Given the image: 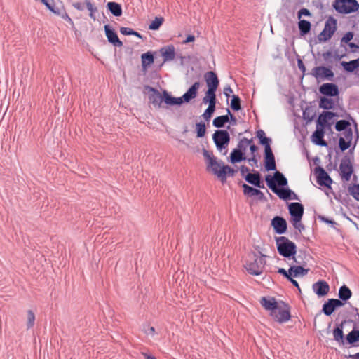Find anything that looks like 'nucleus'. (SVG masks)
I'll return each instance as SVG.
<instances>
[{
	"label": "nucleus",
	"mask_w": 359,
	"mask_h": 359,
	"mask_svg": "<svg viewBox=\"0 0 359 359\" xmlns=\"http://www.w3.org/2000/svg\"><path fill=\"white\" fill-rule=\"evenodd\" d=\"M265 257L264 255L259 256L255 252L249 253L244 265L248 272L253 276L262 274L266 264Z\"/></svg>",
	"instance_id": "nucleus-1"
},
{
	"label": "nucleus",
	"mask_w": 359,
	"mask_h": 359,
	"mask_svg": "<svg viewBox=\"0 0 359 359\" xmlns=\"http://www.w3.org/2000/svg\"><path fill=\"white\" fill-rule=\"evenodd\" d=\"M203 155L207 163V168L211 169L214 175H217L222 182H225V172L222 161H217L212 152L203 149Z\"/></svg>",
	"instance_id": "nucleus-2"
},
{
	"label": "nucleus",
	"mask_w": 359,
	"mask_h": 359,
	"mask_svg": "<svg viewBox=\"0 0 359 359\" xmlns=\"http://www.w3.org/2000/svg\"><path fill=\"white\" fill-rule=\"evenodd\" d=\"M278 252L285 258H294L297 253L296 244L287 237L280 236L276 238Z\"/></svg>",
	"instance_id": "nucleus-3"
},
{
	"label": "nucleus",
	"mask_w": 359,
	"mask_h": 359,
	"mask_svg": "<svg viewBox=\"0 0 359 359\" xmlns=\"http://www.w3.org/2000/svg\"><path fill=\"white\" fill-rule=\"evenodd\" d=\"M333 8L339 13L348 14L357 11L359 4L356 0H335Z\"/></svg>",
	"instance_id": "nucleus-4"
},
{
	"label": "nucleus",
	"mask_w": 359,
	"mask_h": 359,
	"mask_svg": "<svg viewBox=\"0 0 359 359\" xmlns=\"http://www.w3.org/2000/svg\"><path fill=\"white\" fill-rule=\"evenodd\" d=\"M280 304L282 305L279 304L273 313H270V315L276 322L283 323L288 321L291 318L290 307L283 302H281Z\"/></svg>",
	"instance_id": "nucleus-5"
},
{
	"label": "nucleus",
	"mask_w": 359,
	"mask_h": 359,
	"mask_svg": "<svg viewBox=\"0 0 359 359\" xmlns=\"http://www.w3.org/2000/svg\"><path fill=\"white\" fill-rule=\"evenodd\" d=\"M212 139L217 149L220 151L226 149L230 142L229 134L224 130H216L212 135Z\"/></svg>",
	"instance_id": "nucleus-6"
},
{
	"label": "nucleus",
	"mask_w": 359,
	"mask_h": 359,
	"mask_svg": "<svg viewBox=\"0 0 359 359\" xmlns=\"http://www.w3.org/2000/svg\"><path fill=\"white\" fill-rule=\"evenodd\" d=\"M314 173L316 175L317 183L320 186L326 187L332 189V180L327 172L320 166L315 168Z\"/></svg>",
	"instance_id": "nucleus-7"
},
{
	"label": "nucleus",
	"mask_w": 359,
	"mask_h": 359,
	"mask_svg": "<svg viewBox=\"0 0 359 359\" xmlns=\"http://www.w3.org/2000/svg\"><path fill=\"white\" fill-rule=\"evenodd\" d=\"M311 74L316 79H327L328 81H332L334 76L331 69L324 66L314 67Z\"/></svg>",
	"instance_id": "nucleus-8"
},
{
	"label": "nucleus",
	"mask_w": 359,
	"mask_h": 359,
	"mask_svg": "<svg viewBox=\"0 0 359 359\" xmlns=\"http://www.w3.org/2000/svg\"><path fill=\"white\" fill-rule=\"evenodd\" d=\"M288 210L292 222H301L304 210L302 203L298 202L291 203L288 205Z\"/></svg>",
	"instance_id": "nucleus-9"
},
{
	"label": "nucleus",
	"mask_w": 359,
	"mask_h": 359,
	"mask_svg": "<svg viewBox=\"0 0 359 359\" xmlns=\"http://www.w3.org/2000/svg\"><path fill=\"white\" fill-rule=\"evenodd\" d=\"M344 305V303L342 301L337 299H329L327 302H325L322 308V312L325 316H331L332 313L337 308L341 307Z\"/></svg>",
	"instance_id": "nucleus-10"
},
{
	"label": "nucleus",
	"mask_w": 359,
	"mask_h": 359,
	"mask_svg": "<svg viewBox=\"0 0 359 359\" xmlns=\"http://www.w3.org/2000/svg\"><path fill=\"white\" fill-rule=\"evenodd\" d=\"M319 92L325 96L335 97L339 94L338 86L332 83H325L319 88Z\"/></svg>",
	"instance_id": "nucleus-11"
},
{
	"label": "nucleus",
	"mask_w": 359,
	"mask_h": 359,
	"mask_svg": "<svg viewBox=\"0 0 359 359\" xmlns=\"http://www.w3.org/2000/svg\"><path fill=\"white\" fill-rule=\"evenodd\" d=\"M337 114L334 112L332 111H323L322 112L317 121H316V128H321L325 130L326 127H330L331 124L328 123V120L332 119L333 117L336 116Z\"/></svg>",
	"instance_id": "nucleus-12"
},
{
	"label": "nucleus",
	"mask_w": 359,
	"mask_h": 359,
	"mask_svg": "<svg viewBox=\"0 0 359 359\" xmlns=\"http://www.w3.org/2000/svg\"><path fill=\"white\" fill-rule=\"evenodd\" d=\"M264 163L266 171L276 170V160L272 149L264 151Z\"/></svg>",
	"instance_id": "nucleus-13"
},
{
	"label": "nucleus",
	"mask_w": 359,
	"mask_h": 359,
	"mask_svg": "<svg viewBox=\"0 0 359 359\" xmlns=\"http://www.w3.org/2000/svg\"><path fill=\"white\" fill-rule=\"evenodd\" d=\"M271 226L278 234H283L287 231V222L283 217L280 216H276L272 219Z\"/></svg>",
	"instance_id": "nucleus-14"
},
{
	"label": "nucleus",
	"mask_w": 359,
	"mask_h": 359,
	"mask_svg": "<svg viewBox=\"0 0 359 359\" xmlns=\"http://www.w3.org/2000/svg\"><path fill=\"white\" fill-rule=\"evenodd\" d=\"M243 194L247 197H254L257 196V200L259 201H265L266 198L263 192H262L259 189H255L252 187H250L246 184H242Z\"/></svg>",
	"instance_id": "nucleus-15"
},
{
	"label": "nucleus",
	"mask_w": 359,
	"mask_h": 359,
	"mask_svg": "<svg viewBox=\"0 0 359 359\" xmlns=\"http://www.w3.org/2000/svg\"><path fill=\"white\" fill-rule=\"evenodd\" d=\"M245 180L248 183L260 189L264 188V184L263 180H262L261 174L257 171H255L254 173L246 174V175L245 176Z\"/></svg>",
	"instance_id": "nucleus-16"
},
{
	"label": "nucleus",
	"mask_w": 359,
	"mask_h": 359,
	"mask_svg": "<svg viewBox=\"0 0 359 359\" xmlns=\"http://www.w3.org/2000/svg\"><path fill=\"white\" fill-rule=\"evenodd\" d=\"M104 31L108 41L115 47H121L123 42L120 41L116 32L109 25H104Z\"/></svg>",
	"instance_id": "nucleus-17"
},
{
	"label": "nucleus",
	"mask_w": 359,
	"mask_h": 359,
	"mask_svg": "<svg viewBox=\"0 0 359 359\" xmlns=\"http://www.w3.org/2000/svg\"><path fill=\"white\" fill-rule=\"evenodd\" d=\"M145 88L152 93L149 95V102L155 107H160L163 100V95L162 96L158 90L153 87L145 86Z\"/></svg>",
	"instance_id": "nucleus-18"
},
{
	"label": "nucleus",
	"mask_w": 359,
	"mask_h": 359,
	"mask_svg": "<svg viewBox=\"0 0 359 359\" xmlns=\"http://www.w3.org/2000/svg\"><path fill=\"white\" fill-rule=\"evenodd\" d=\"M204 79L208 89L217 90L219 83L217 74L209 71L204 74Z\"/></svg>",
	"instance_id": "nucleus-19"
},
{
	"label": "nucleus",
	"mask_w": 359,
	"mask_h": 359,
	"mask_svg": "<svg viewBox=\"0 0 359 359\" xmlns=\"http://www.w3.org/2000/svg\"><path fill=\"white\" fill-rule=\"evenodd\" d=\"M312 288L318 297L325 296L330 290V286L325 280L317 281L313 284Z\"/></svg>",
	"instance_id": "nucleus-20"
},
{
	"label": "nucleus",
	"mask_w": 359,
	"mask_h": 359,
	"mask_svg": "<svg viewBox=\"0 0 359 359\" xmlns=\"http://www.w3.org/2000/svg\"><path fill=\"white\" fill-rule=\"evenodd\" d=\"M339 168L341 171V177L344 179L346 181H348L351 179V177L353 172V166L351 164L350 161L348 160L342 161L340 164Z\"/></svg>",
	"instance_id": "nucleus-21"
},
{
	"label": "nucleus",
	"mask_w": 359,
	"mask_h": 359,
	"mask_svg": "<svg viewBox=\"0 0 359 359\" xmlns=\"http://www.w3.org/2000/svg\"><path fill=\"white\" fill-rule=\"evenodd\" d=\"M260 304L271 313H273L279 305L276 299L271 297H263L260 300Z\"/></svg>",
	"instance_id": "nucleus-22"
},
{
	"label": "nucleus",
	"mask_w": 359,
	"mask_h": 359,
	"mask_svg": "<svg viewBox=\"0 0 359 359\" xmlns=\"http://www.w3.org/2000/svg\"><path fill=\"white\" fill-rule=\"evenodd\" d=\"M345 323L346 320H343L341 323L337 324L332 332L334 340L341 345L344 344V334L343 328Z\"/></svg>",
	"instance_id": "nucleus-23"
},
{
	"label": "nucleus",
	"mask_w": 359,
	"mask_h": 359,
	"mask_svg": "<svg viewBox=\"0 0 359 359\" xmlns=\"http://www.w3.org/2000/svg\"><path fill=\"white\" fill-rule=\"evenodd\" d=\"M325 130L316 128L311 135L312 142L316 145L327 146V142L323 139Z\"/></svg>",
	"instance_id": "nucleus-24"
},
{
	"label": "nucleus",
	"mask_w": 359,
	"mask_h": 359,
	"mask_svg": "<svg viewBox=\"0 0 359 359\" xmlns=\"http://www.w3.org/2000/svg\"><path fill=\"white\" fill-rule=\"evenodd\" d=\"M283 200H299L298 196L291 189L286 188L277 190L276 193Z\"/></svg>",
	"instance_id": "nucleus-25"
},
{
	"label": "nucleus",
	"mask_w": 359,
	"mask_h": 359,
	"mask_svg": "<svg viewBox=\"0 0 359 359\" xmlns=\"http://www.w3.org/2000/svg\"><path fill=\"white\" fill-rule=\"evenodd\" d=\"M200 87V82H195L188 90L183 95V99L185 102H189L192 99H194L198 93V90Z\"/></svg>",
	"instance_id": "nucleus-26"
},
{
	"label": "nucleus",
	"mask_w": 359,
	"mask_h": 359,
	"mask_svg": "<svg viewBox=\"0 0 359 359\" xmlns=\"http://www.w3.org/2000/svg\"><path fill=\"white\" fill-rule=\"evenodd\" d=\"M161 53L163 58V62L173 60L175 57V47L172 45L163 47L161 49Z\"/></svg>",
	"instance_id": "nucleus-27"
},
{
	"label": "nucleus",
	"mask_w": 359,
	"mask_h": 359,
	"mask_svg": "<svg viewBox=\"0 0 359 359\" xmlns=\"http://www.w3.org/2000/svg\"><path fill=\"white\" fill-rule=\"evenodd\" d=\"M323 30L327 32L329 37H332L337 30V20L330 16L326 20Z\"/></svg>",
	"instance_id": "nucleus-28"
},
{
	"label": "nucleus",
	"mask_w": 359,
	"mask_h": 359,
	"mask_svg": "<svg viewBox=\"0 0 359 359\" xmlns=\"http://www.w3.org/2000/svg\"><path fill=\"white\" fill-rule=\"evenodd\" d=\"M163 101L169 105H180L185 102L183 96L181 97H174L171 96L166 90L163 91Z\"/></svg>",
	"instance_id": "nucleus-29"
},
{
	"label": "nucleus",
	"mask_w": 359,
	"mask_h": 359,
	"mask_svg": "<svg viewBox=\"0 0 359 359\" xmlns=\"http://www.w3.org/2000/svg\"><path fill=\"white\" fill-rule=\"evenodd\" d=\"M338 295L339 300L344 303L351 297L352 292L348 287L346 285H343L339 287Z\"/></svg>",
	"instance_id": "nucleus-30"
},
{
	"label": "nucleus",
	"mask_w": 359,
	"mask_h": 359,
	"mask_svg": "<svg viewBox=\"0 0 359 359\" xmlns=\"http://www.w3.org/2000/svg\"><path fill=\"white\" fill-rule=\"evenodd\" d=\"M107 8L109 11L114 16L119 17L122 15V8L121 4L114 2L109 1L107 4Z\"/></svg>",
	"instance_id": "nucleus-31"
},
{
	"label": "nucleus",
	"mask_w": 359,
	"mask_h": 359,
	"mask_svg": "<svg viewBox=\"0 0 359 359\" xmlns=\"http://www.w3.org/2000/svg\"><path fill=\"white\" fill-rule=\"evenodd\" d=\"M341 65L345 71L353 72L359 67V58L351 60L349 62L342 61Z\"/></svg>",
	"instance_id": "nucleus-32"
},
{
	"label": "nucleus",
	"mask_w": 359,
	"mask_h": 359,
	"mask_svg": "<svg viewBox=\"0 0 359 359\" xmlns=\"http://www.w3.org/2000/svg\"><path fill=\"white\" fill-rule=\"evenodd\" d=\"M298 28L299 29L300 35L305 36L309 33L311 28V24L308 20H299Z\"/></svg>",
	"instance_id": "nucleus-33"
},
{
	"label": "nucleus",
	"mask_w": 359,
	"mask_h": 359,
	"mask_svg": "<svg viewBox=\"0 0 359 359\" xmlns=\"http://www.w3.org/2000/svg\"><path fill=\"white\" fill-rule=\"evenodd\" d=\"M142 66L144 70H147V67L150 66L154 60L153 54L151 52L143 53L141 55Z\"/></svg>",
	"instance_id": "nucleus-34"
},
{
	"label": "nucleus",
	"mask_w": 359,
	"mask_h": 359,
	"mask_svg": "<svg viewBox=\"0 0 359 359\" xmlns=\"http://www.w3.org/2000/svg\"><path fill=\"white\" fill-rule=\"evenodd\" d=\"M217 90L208 89L205 93V97L203 98V102L208 104H216L217 99L215 92Z\"/></svg>",
	"instance_id": "nucleus-35"
},
{
	"label": "nucleus",
	"mask_w": 359,
	"mask_h": 359,
	"mask_svg": "<svg viewBox=\"0 0 359 359\" xmlns=\"http://www.w3.org/2000/svg\"><path fill=\"white\" fill-rule=\"evenodd\" d=\"M292 277L304 276L308 273L309 269H304L302 266H292L289 269Z\"/></svg>",
	"instance_id": "nucleus-36"
},
{
	"label": "nucleus",
	"mask_w": 359,
	"mask_h": 359,
	"mask_svg": "<svg viewBox=\"0 0 359 359\" xmlns=\"http://www.w3.org/2000/svg\"><path fill=\"white\" fill-rule=\"evenodd\" d=\"M245 159V155L236 149H234L230 154V161L231 163H239Z\"/></svg>",
	"instance_id": "nucleus-37"
},
{
	"label": "nucleus",
	"mask_w": 359,
	"mask_h": 359,
	"mask_svg": "<svg viewBox=\"0 0 359 359\" xmlns=\"http://www.w3.org/2000/svg\"><path fill=\"white\" fill-rule=\"evenodd\" d=\"M319 107L323 109H332L334 107V102L332 98L322 97L320 99Z\"/></svg>",
	"instance_id": "nucleus-38"
},
{
	"label": "nucleus",
	"mask_w": 359,
	"mask_h": 359,
	"mask_svg": "<svg viewBox=\"0 0 359 359\" xmlns=\"http://www.w3.org/2000/svg\"><path fill=\"white\" fill-rule=\"evenodd\" d=\"M346 341L351 345L359 341V330L355 327L346 335Z\"/></svg>",
	"instance_id": "nucleus-39"
},
{
	"label": "nucleus",
	"mask_w": 359,
	"mask_h": 359,
	"mask_svg": "<svg viewBox=\"0 0 359 359\" xmlns=\"http://www.w3.org/2000/svg\"><path fill=\"white\" fill-rule=\"evenodd\" d=\"M229 121V115H223V116H219L214 118L212 121V125L215 128H222L224 126V125Z\"/></svg>",
	"instance_id": "nucleus-40"
},
{
	"label": "nucleus",
	"mask_w": 359,
	"mask_h": 359,
	"mask_svg": "<svg viewBox=\"0 0 359 359\" xmlns=\"http://www.w3.org/2000/svg\"><path fill=\"white\" fill-rule=\"evenodd\" d=\"M276 184L284 187L287 185V180L283 173L279 171L275 172Z\"/></svg>",
	"instance_id": "nucleus-41"
},
{
	"label": "nucleus",
	"mask_w": 359,
	"mask_h": 359,
	"mask_svg": "<svg viewBox=\"0 0 359 359\" xmlns=\"http://www.w3.org/2000/svg\"><path fill=\"white\" fill-rule=\"evenodd\" d=\"M163 22L164 18L163 17H156L149 25V29L151 30H158L163 25Z\"/></svg>",
	"instance_id": "nucleus-42"
},
{
	"label": "nucleus",
	"mask_w": 359,
	"mask_h": 359,
	"mask_svg": "<svg viewBox=\"0 0 359 359\" xmlns=\"http://www.w3.org/2000/svg\"><path fill=\"white\" fill-rule=\"evenodd\" d=\"M351 123L346 120H339L335 124V129L337 131L341 132L350 128Z\"/></svg>",
	"instance_id": "nucleus-43"
},
{
	"label": "nucleus",
	"mask_w": 359,
	"mask_h": 359,
	"mask_svg": "<svg viewBox=\"0 0 359 359\" xmlns=\"http://www.w3.org/2000/svg\"><path fill=\"white\" fill-rule=\"evenodd\" d=\"M265 181L267 186L272 190L273 193H276L278 189L276 186V178L275 176L272 177L270 175H267L265 177Z\"/></svg>",
	"instance_id": "nucleus-44"
},
{
	"label": "nucleus",
	"mask_w": 359,
	"mask_h": 359,
	"mask_svg": "<svg viewBox=\"0 0 359 359\" xmlns=\"http://www.w3.org/2000/svg\"><path fill=\"white\" fill-rule=\"evenodd\" d=\"M231 108L233 111H238L241 109V99L238 95H232L231 101Z\"/></svg>",
	"instance_id": "nucleus-45"
},
{
	"label": "nucleus",
	"mask_w": 359,
	"mask_h": 359,
	"mask_svg": "<svg viewBox=\"0 0 359 359\" xmlns=\"http://www.w3.org/2000/svg\"><path fill=\"white\" fill-rule=\"evenodd\" d=\"M196 136L197 137H203L205 136L206 132L205 124L200 122L196 124Z\"/></svg>",
	"instance_id": "nucleus-46"
},
{
	"label": "nucleus",
	"mask_w": 359,
	"mask_h": 359,
	"mask_svg": "<svg viewBox=\"0 0 359 359\" xmlns=\"http://www.w3.org/2000/svg\"><path fill=\"white\" fill-rule=\"evenodd\" d=\"M348 191L355 200L359 201V184L349 186Z\"/></svg>",
	"instance_id": "nucleus-47"
},
{
	"label": "nucleus",
	"mask_w": 359,
	"mask_h": 359,
	"mask_svg": "<svg viewBox=\"0 0 359 359\" xmlns=\"http://www.w3.org/2000/svg\"><path fill=\"white\" fill-rule=\"evenodd\" d=\"M215 105L216 104H208V108L204 111L203 116L206 121H208L211 118L212 114L215 112Z\"/></svg>",
	"instance_id": "nucleus-48"
},
{
	"label": "nucleus",
	"mask_w": 359,
	"mask_h": 359,
	"mask_svg": "<svg viewBox=\"0 0 359 359\" xmlns=\"http://www.w3.org/2000/svg\"><path fill=\"white\" fill-rule=\"evenodd\" d=\"M48 9L60 18L66 11L64 6H55L53 4Z\"/></svg>",
	"instance_id": "nucleus-49"
},
{
	"label": "nucleus",
	"mask_w": 359,
	"mask_h": 359,
	"mask_svg": "<svg viewBox=\"0 0 359 359\" xmlns=\"http://www.w3.org/2000/svg\"><path fill=\"white\" fill-rule=\"evenodd\" d=\"M35 322V315L32 310L27 311V329L32 327Z\"/></svg>",
	"instance_id": "nucleus-50"
},
{
	"label": "nucleus",
	"mask_w": 359,
	"mask_h": 359,
	"mask_svg": "<svg viewBox=\"0 0 359 359\" xmlns=\"http://www.w3.org/2000/svg\"><path fill=\"white\" fill-rule=\"evenodd\" d=\"M304 118L308 121H311L316 116L312 109L306 108L303 112Z\"/></svg>",
	"instance_id": "nucleus-51"
},
{
	"label": "nucleus",
	"mask_w": 359,
	"mask_h": 359,
	"mask_svg": "<svg viewBox=\"0 0 359 359\" xmlns=\"http://www.w3.org/2000/svg\"><path fill=\"white\" fill-rule=\"evenodd\" d=\"M351 142L345 140L344 137H341L339 139V147L342 151H346L351 147Z\"/></svg>",
	"instance_id": "nucleus-52"
},
{
	"label": "nucleus",
	"mask_w": 359,
	"mask_h": 359,
	"mask_svg": "<svg viewBox=\"0 0 359 359\" xmlns=\"http://www.w3.org/2000/svg\"><path fill=\"white\" fill-rule=\"evenodd\" d=\"M354 34L352 32H348L341 39V46H344V43H348L353 39Z\"/></svg>",
	"instance_id": "nucleus-53"
},
{
	"label": "nucleus",
	"mask_w": 359,
	"mask_h": 359,
	"mask_svg": "<svg viewBox=\"0 0 359 359\" xmlns=\"http://www.w3.org/2000/svg\"><path fill=\"white\" fill-rule=\"evenodd\" d=\"M247 148L248 145L246 144V142L245 140H243V138H242L239 140L237 147L236 149L245 155Z\"/></svg>",
	"instance_id": "nucleus-54"
},
{
	"label": "nucleus",
	"mask_w": 359,
	"mask_h": 359,
	"mask_svg": "<svg viewBox=\"0 0 359 359\" xmlns=\"http://www.w3.org/2000/svg\"><path fill=\"white\" fill-rule=\"evenodd\" d=\"M271 139L270 137H264V138H261V140H259V144L264 146V151L271 149Z\"/></svg>",
	"instance_id": "nucleus-55"
},
{
	"label": "nucleus",
	"mask_w": 359,
	"mask_h": 359,
	"mask_svg": "<svg viewBox=\"0 0 359 359\" xmlns=\"http://www.w3.org/2000/svg\"><path fill=\"white\" fill-rule=\"evenodd\" d=\"M343 135L344 136V140H346L349 141V142H351L353 139V130L351 128H348V129L343 131Z\"/></svg>",
	"instance_id": "nucleus-56"
},
{
	"label": "nucleus",
	"mask_w": 359,
	"mask_h": 359,
	"mask_svg": "<svg viewBox=\"0 0 359 359\" xmlns=\"http://www.w3.org/2000/svg\"><path fill=\"white\" fill-rule=\"evenodd\" d=\"M303 15L310 17L311 15V13L307 8H301L297 13L298 20H302L301 18Z\"/></svg>",
	"instance_id": "nucleus-57"
},
{
	"label": "nucleus",
	"mask_w": 359,
	"mask_h": 359,
	"mask_svg": "<svg viewBox=\"0 0 359 359\" xmlns=\"http://www.w3.org/2000/svg\"><path fill=\"white\" fill-rule=\"evenodd\" d=\"M143 331L148 335H154L155 334V328L149 325H143Z\"/></svg>",
	"instance_id": "nucleus-58"
},
{
	"label": "nucleus",
	"mask_w": 359,
	"mask_h": 359,
	"mask_svg": "<svg viewBox=\"0 0 359 359\" xmlns=\"http://www.w3.org/2000/svg\"><path fill=\"white\" fill-rule=\"evenodd\" d=\"M224 170L225 172V180H226V175L233 177L236 172L234 169L231 168L230 166L224 165Z\"/></svg>",
	"instance_id": "nucleus-59"
},
{
	"label": "nucleus",
	"mask_w": 359,
	"mask_h": 359,
	"mask_svg": "<svg viewBox=\"0 0 359 359\" xmlns=\"http://www.w3.org/2000/svg\"><path fill=\"white\" fill-rule=\"evenodd\" d=\"M72 6L74 8L77 9L78 11H83L86 8V4L84 1H79V2H74L72 3Z\"/></svg>",
	"instance_id": "nucleus-60"
},
{
	"label": "nucleus",
	"mask_w": 359,
	"mask_h": 359,
	"mask_svg": "<svg viewBox=\"0 0 359 359\" xmlns=\"http://www.w3.org/2000/svg\"><path fill=\"white\" fill-rule=\"evenodd\" d=\"M278 273L281 274V275H283L287 279H290V276H292L291 272H290L289 270H288V271H287L283 268H279L278 270Z\"/></svg>",
	"instance_id": "nucleus-61"
},
{
	"label": "nucleus",
	"mask_w": 359,
	"mask_h": 359,
	"mask_svg": "<svg viewBox=\"0 0 359 359\" xmlns=\"http://www.w3.org/2000/svg\"><path fill=\"white\" fill-rule=\"evenodd\" d=\"M331 37H329L328 35H327V32H325V30H323L320 33V34L318 35V39L319 41H326L327 40H329Z\"/></svg>",
	"instance_id": "nucleus-62"
},
{
	"label": "nucleus",
	"mask_w": 359,
	"mask_h": 359,
	"mask_svg": "<svg viewBox=\"0 0 359 359\" xmlns=\"http://www.w3.org/2000/svg\"><path fill=\"white\" fill-rule=\"evenodd\" d=\"M120 32L123 35H126V36L131 35L132 29L129 28V27H122L120 28Z\"/></svg>",
	"instance_id": "nucleus-63"
},
{
	"label": "nucleus",
	"mask_w": 359,
	"mask_h": 359,
	"mask_svg": "<svg viewBox=\"0 0 359 359\" xmlns=\"http://www.w3.org/2000/svg\"><path fill=\"white\" fill-rule=\"evenodd\" d=\"M293 222V226H294V229H297L299 232H302V231H304L305 229L304 225L301 224L300 222Z\"/></svg>",
	"instance_id": "nucleus-64"
}]
</instances>
